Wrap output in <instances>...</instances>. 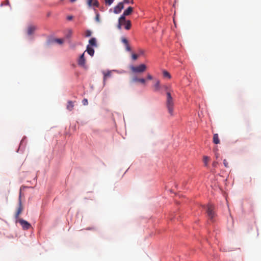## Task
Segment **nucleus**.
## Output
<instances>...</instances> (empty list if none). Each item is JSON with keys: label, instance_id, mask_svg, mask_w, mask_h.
I'll list each match as a JSON object with an SVG mask.
<instances>
[{"label": "nucleus", "instance_id": "5", "mask_svg": "<svg viewBox=\"0 0 261 261\" xmlns=\"http://www.w3.org/2000/svg\"><path fill=\"white\" fill-rule=\"evenodd\" d=\"M123 3H119L115 8H114V12L116 14L119 13L122 9H123Z\"/></svg>", "mask_w": 261, "mask_h": 261}, {"label": "nucleus", "instance_id": "26", "mask_svg": "<svg viewBox=\"0 0 261 261\" xmlns=\"http://www.w3.org/2000/svg\"><path fill=\"white\" fill-rule=\"evenodd\" d=\"M122 3H125V4H129V3L133 4L134 2H133V0H123V2Z\"/></svg>", "mask_w": 261, "mask_h": 261}, {"label": "nucleus", "instance_id": "22", "mask_svg": "<svg viewBox=\"0 0 261 261\" xmlns=\"http://www.w3.org/2000/svg\"><path fill=\"white\" fill-rule=\"evenodd\" d=\"M209 160H210V159L208 157H207L206 156H205L203 157V162H204V165L205 166H207L208 162Z\"/></svg>", "mask_w": 261, "mask_h": 261}, {"label": "nucleus", "instance_id": "7", "mask_svg": "<svg viewBox=\"0 0 261 261\" xmlns=\"http://www.w3.org/2000/svg\"><path fill=\"white\" fill-rule=\"evenodd\" d=\"M87 4L89 7L94 6L98 7L99 6L98 2L97 0H87Z\"/></svg>", "mask_w": 261, "mask_h": 261}, {"label": "nucleus", "instance_id": "6", "mask_svg": "<svg viewBox=\"0 0 261 261\" xmlns=\"http://www.w3.org/2000/svg\"><path fill=\"white\" fill-rule=\"evenodd\" d=\"M85 64L86 59L85 58L84 53H83L79 59L78 64L82 67H85Z\"/></svg>", "mask_w": 261, "mask_h": 261}, {"label": "nucleus", "instance_id": "27", "mask_svg": "<svg viewBox=\"0 0 261 261\" xmlns=\"http://www.w3.org/2000/svg\"><path fill=\"white\" fill-rule=\"evenodd\" d=\"M223 164L226 168H228L229 167L228 163L226 159L223 160Z\"/></svg>", "mask_w": 261, "mask_h": 261}, {"label": "nucleus", "instance_id": "30", "mask_svg": "<svg viewBox=\"0 0 261 261\" xmlns=\"http://www.w3.org/2000/svg\"><path fill=\"white\" fill-rule=\"evenodd\" d=\"M218 164V163L217 162H214L213 163L212 165H213V167L216 168V167H217Z\"/></svg>", "mask_w": 261, "mask_h": 261}, {"label": "nucleus", "instance_id": "2", "mask_svg": "<svg viewBox=\"0 0 261 261\" xmlns=\"http://www.w3.org/2000/svg\"><path fill=\"white\" fill-rule=\"evenodd\" d=\"M146 66L142 64L137 66H130V69L133 73H141L144 72L146 70Z\"/></svg>", "mask_w": 261, "mask_h": 261}, {"label": "nucleus", "instance_id": "31", "mask_svg": "<svg viewBox=\"0 0 261 261\" xmlns=\"http://www.w3.org/2000/svg\"><path fill=\"white\" fill-rule=\"evenodd\" d=\"M139 55H143L144 54V51L142 49H139Z\"/></svg>", "mask_w": 261, "mask_h": 261}, {"label": "nucleus", "instance_id": "21", "mask_svg": "<svg viewBox=\"0 0 261 261\" xmlns=\"http://www.w3.org/2000/svg\"><path fill=\"white\" fill-rule=\"evenodd\" d=\"M126 15H123V14L119 18V22H120L121 23H124L126 22L127 20H125V16Z\"/></svg>", "mask_w": 261, "mask_h": 261}, {"label": "nucleus", "instance_id": "28", "mask_svg": "<svg viewBox=\"0 0 261 261\" xmlns=\"http://www.w3.org/2000/svg\"><path fill=\"white\" fill-rule=\"evenodd\" d=\"M55 41L60 44H62L63 42V40L61 39H57L55 40Z\"/></svg>", "mask_w": 261, "mask_h": 261}, {"label": "nucleus", "instance_id": "3", "mask_svg": "<svg viewBox=\"0 0 261 261\" xmlns=\"http://www.w3.org/2000/svg\"><path fill=\"white\" fill-rule=\"evenodd\" d=\"M214 206L212 204H208L206 206V212L209 218L211 220L215 217V214L214 212Z\"/></svg>", "mask_w": 261, "mask_h": 261}, {"label": "nucleus", "instance_id": "11", "mask_svg": "<svg viewBox=\"0 0 261 261\" xmlns=\"http://www.w3.org/2000/svg\"><path fill=\"white\" fill-rule=\"evenodd\" d=\"M102 74H103V83L105 85L106 84V80L108 77H110L111 76V71H108L107 72L102 71Z\"/></svg>", "mask_w": 261, "mask_h": 261}, {"label": "nucleus", "instance_id": "36", "mask_svg": "<svg viewBox=\"0 0 261 261\" xmlns=\"http://www.w3.org/2000/svg\"><path fill=\"white\" fill-rule=\"evenodd\" d=\"M165 89H167V86H165Z\"/></svg>", "mask_w": 261, "mask_h": 261}, {"label": "nucleus", "instance_id": "17", "mask_svg": "<svg viewBox=\"0 0 261 261\" xmlns=\"http://www.w3.org/2000/svg\"><path fill=\"white\" fill-rule=\"evenodd\" d=\"M124 25V28L126 30H128L130 29L131 27V22L130 20H127L126 22L123 23V24Z\"/></svg>", "mask_w": 261, "mask_h": 261}, {"label": "nucleus", "instance_id": "1", "mask_svg": "<svg viewBox=\"0 0 261 261\" xmlns=\"http://www.w3.org/2000/svg\"><path fill=\"white\" fill-rule=\"evenodd\" d=\"M166 107L168 113L171 116L173 115L174 101L171 93L169 92H167V100L166 102Z\"/></svg>", "mask_w": 261, "mask_h": 261}, {"label": "nucleus", "instance_id": "35", "mask_svg": "<svg viewBox=\"0 0 261 261\" xmlns=\"http://www.w3.org/2000/svg\"><path fill=\"white\" fill-rule=\"evenodd\" d=\"M71 3L75 2L76 0H70Z\"/></svg>", "mask_w": 261, "mask_h": 261}, {"label": "nucleus", "instance_id": "25", "mask_svg": "<svg viewBox=\"0 0 261 261\" xmlns=\"http://www.w3.org/2000/svg\"><path fill=\"white\" fill-rule=\"evenodd\" d=\"M139 57L138 55L135 54H132V57L133 60H136Z\"/></svg>", "mask_w": 261, "mask_h": 261}, {"label": "nucleus", "instance_id": "9", "mask_svg": "<svg viewBox=\"0 0 261 261\" xmlns=\"http://www.w3.org/2000/svg\"><path fill=\"white\" fill-rule=\"evenodd\" d=\"M36 30V27L35 25H30L28 27L27 29V34L28 35H32L35 30Z\"/></svg>", "mask_w": 261, "mask_h": 261}, {"label": "nucleus", "instance_id": "4", "mask_svg": "<svg viewBox=\"0 0 261 261\" xmlns=\"http://www.w3.org/2000/svg\"><path fill=\"white\" fill-rule=\"evenodd\" d=\"M18 221L22 226L23 229H28L31 227L30 224L25 220H24L23 219H19Z\"/></svg>", "mask_w": 261, "mask_h": 261}, {"label": "nucleus", "instance_id": "34", "mask_svg": "<svg viewBox=\"0 0 261 261\" xmlns=\"http://www.w3.org/2000/svg\"><path fill=\"white\" fill-rule=\"evenodd\" d=\"M72 18H73L72 16H68L67 17V19H68V20H72Z\"/></svg>", "mask_w": 261, "mask_h": 261}, {"label": "nucleus", "instance_id": "12", "mask_svg": "<svg viewBox=\"0 0 261 261\" xmlns=\"http://www.w3.org/2000/svg\"><path fill=\"white\" fill-rule=\"evenodd\" d=\"M74 106V102L72 101H71V100H69L67 102V106H66V109L68 111H71L73 109Z\"/></svg>", "mask_w": 261, "mask_h": 261}, {"label": "nucleus", "instance_id": "13", "mask_svg": "<svg viewBox=\"0 0 261 261\" xmlns=\"http://www.w3.org/2000/svg\"><path fill=\"white\" fill-rule=\"evenodd\" d=\"M86 51L88 52V54L91 56H93L94 55V50L89 45H87Z\"/></svg>", "mask_w": 261, "mask_h": 261}, {"label": "nucleus", "instance_id": "18", "mask_svg": "<svg viewBox=\"0 0 261 261\" xmlns=\"http://www.w3.org/2000/svg\"><path fill=\"white\" fill-rule=\"evenodd\" d=\"M133 82H140L142 84H145V80L144 79H138L137 77H134L133 79Z\"/></svg>", "mask_w": 261, "mask_h": 261}, {"label": "nucleus", "instance_id": "10", "mask_svg": "<svg viewBox=\"0 0 261 261\" xmlns=\"http://www.w3.org/2000/svg\"><path fill=\"white\" fill-rule=\"evenodd\" d=\"M121 41L124 44L125 46V49L127 51H131V48L129 46L128 42V40L126 38L123 37L121 39Z\"/></svg>", "mask_w": 261, "mask_h": 261}, {"label": "nucleus", "instance_id": "20", "mask_svg": "<svg viewBox=\"0 0 261 261\" xmlns=\"http://www.w3.org/2000/svg\"><path fill=\"white\" fill-rule=\"evenodd\" d=\"M163 73V76L165 77H167L168 79H170L171 78V75H170V73L168 71H167L166 70H164Z\"/></svg>", "mask_w": 261, "mask_h": 261}, {"label": "nucleus", "instance_id": "16", "mask_svg": "<svg viewBox=\"0 0 261 261\" xmlns=\"http://www.w3.org/2000/svg\"><path fill=\"white\" fill-rule=\"evenodd\" d=\"M89 45L90 46H97L96 40L95 38H92L91 39H90L89 41Z\"/></svg>", "mask_w": 261, "mask_h": 261}, {"label": "nucleus", "instance_id": "33", "mask_svg": "<svg viewBox=\"0 0 261 261\" xmlns=\"http://www.w3.org/2000/svg\"><path fill=\"white\" fill-rule=\"evenodd\" d=\"M147 79H148V80H152V76L150 74H148V75H147Z\"/></svg>", "mask_w": 261, "mask_h": 261}, {"label": "nucleus", "instance_id": "24", "mask_svg": "<svg viewBox=\"0 0 261 261\" xmlns=\"http://www.w3.org/2000/svg\"><path fill=\"white\" fill-rule=\"evenodd\" d=\"M92 32L90 30H86L85 32V37H88L91 36Z\"/></svg>", "mask_w": 261, "mask_h": 261}, {"label": "nucleus", "instance_id": "19", "mask_svg": "<svg viewBox=\"0 0 261 261\" xmlns=\"http://www.w3.org/2000/svg\"><path fill=\"white\" fill-rule=\"evenodd\" d=\"M154 90L158 91L160 89V82L159 80L156 81V83L154 85Z\"/></svg>", "mask_w": 261, "mask_h": 261}, {"label": "nucleus", "instance_id": "15", "mask_svg": "<svg viewBox=\"0 0 261 261\" xmlns=\"http://www.w3.org/2000/svg\"><path fill=\"white\" fill-rule=\"evenodd\" d=\"M213 142L215 144H218L220 143V140H219L218 134H214V135H213Z\"/></svg>", "mask_w": 261, "mask_h": 261}, {"label": "nucleus", "instance_id": "8", "mask_svg": "<svg viewBox=\"0 0 261 261\" xmlns=\"http://www.w3.org/2000/svg\"><path fill=\"white\" fill-rule=\"evenodd\" d=\"M20 197H21V194L20 193V195H19V207L17 211V212L15 214V218H17L19 216V215H20V214L21 213L22 211V204H21V199H20Z\"/></svg>", "mask_w": 261, "mask_h": 261}, {"label": "nucleus", "instance_id": "14", "mask_svg": "<svg viewBox=\"0 0 261 261\" xmlns=\"http://www.w3.org/2000/svg\"><path fill=\"white\" fill-rule=\"evenodd\" d=\"M133 11V8L131 7H129L127 9H126L123 12V15H130Z\"/></svg>", "mask_w": 261, "mask_h": 261}, {"label": "nucleus", "instance_id": "23", "mask_svg": "<svg viewBox=\"0 0 261 261\" xmlns=\"http://www.w3.org/2000/svg\"><path fill=\"white\" fill-rule=\"evenodd\" d=\"M114 0H105V2L106 5L110 6L113 2Z\"/></svg>", "mask_w": 261, "mask_h": 261}, {"label": "nucleus", "instance_id": "32", "mask_svg": "<svg viewBox=\"0 0 261 261\" xmlns=\"http://www.w3.org/2000/svg\"><path fill=\"white\" fill-rule=\"evenodd\" d=\"M123 23H121V22H119L118 24V26H117L118 28L119 29H121V25H123Z\"/></svg>", "mask_w": 261, "mask_h": 261}, {"label": "nucleus", "instance_id": "29", "mask_svg": "<svg viewBox=\"0 0 261 261\" xmlns=\"http://www.w3.org/2000/svg\"><path fill=\"white\" fill-rule=\"evenodd\" d=\"M82 103H83V105H84V106L87 105L88 103L87 99H86V98L82 100Z\"/></svg>", "mask_w": 261, "mask_h": 261}]
</instances>
